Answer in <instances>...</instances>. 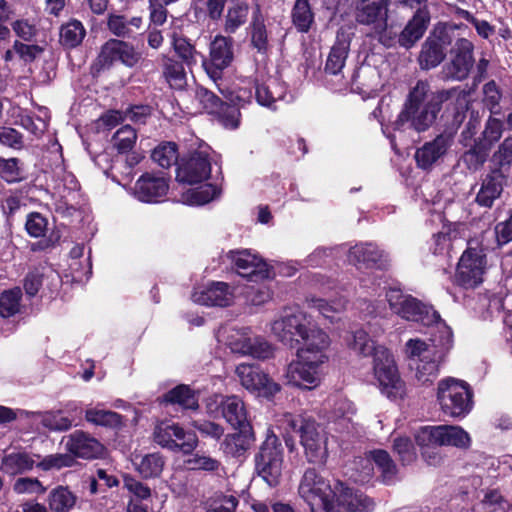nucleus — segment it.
I'll use <instances>...</instances> for the list:
<instances>
[{"mask_svg":"<svg viewBox=\"0 0 512 512\" xmlns=\"http://www.w3.org/2000/svg\"><path fill=\"white\" fill-rule=\"evenodd\" d=\"M20 414L26 416L33 415L39 417L42 425L52 431H66L73 426V421L70 418L63 416L60 412L35 413L20 411Z\"/></svg>","mask_w":512,"mask_h":512,"instance_id":"nucleus-43","label":"nucleus"},{"mask_svg":"<svg viewBox=\"0 0 512 512\" xmlns=\"http://www.w3.org/2000/svg\"><path fill=\"white\" fill-rule=\"evenodd\" d=\"M35 464L43 471L59 470L71 467L74 464V458L68 453H56L43 457Z\"/></svg>","mask_w":512,"mask_h":512,"instance_id":"nucleus-53","label":"nucleus"},{"mask_svg":"<svg viewBox=\"0 0 512 512\" xmlns=\"http://www.w3.org/2000/svg\"><path fill=\"white\" fill-rule=\"evenodd\" d=\"M21 296L20 288L3 292L0 296V315L2 317H10L18 313L20 310Z\"/></svg>","mask_w":512,"mask_h":512,"instance_id":"nucleus-51","label":"nucleus"},{"mask_svg":"<svg viewBox=\"0 0 512 512\" xmlns=\"http://www.w3.org/2000/svg\"><path fill=\"white\" fill-rule=\"evenodd\" d=\"M220 192V189L213 184L191 187L182 192L180 202L186 205L200 206L217 198Z\"/></svg>","mask_w":512,"mask_h":512,"instance_id":"nucleus-33","label":"nucleus"},{"mask_svg":"<svg viewBox=\"0 0 512 512\" xmlns=\"http://www.w3.org/2000/svg\"><path fill=\"white\" fill-rule=\"evenodd\" d=\"M220 92L234 93L237 87L233 80L232 66H201Z\"/></svg>","mask_w":512,"mask_h":512,"instance_id":"nucleus-37","label":"nucleus"},{"mask_svg":"<svg viewBox=\"0 0 512 512\" xmlns=\"http://www.w3.org/2000/svg\"><path fill=\"white\" fill-rule=\"evenodd\" d=\"M173 46L177 55L186 64H196L199 61L204 63L203 56L185 38L175 37L173 39Z\"/></svg>","mask_w":512,"mask_h":512,"instance_id":"nucleus-55","label":"nucleus"},{"mask_svg":"<svg viewBox=\"0 0 512 512\" xmlns=\"http://www.w3.org/2000/svg\"><path fill=\"white\" fill-rule=\"evenodd\" d=\"M503 190V175L494 170L486 175L476 196V202L483 207H491Z\"/></svg>","mask_w":512,"mask_h":512,"instance_id":"nucleus-29","label":"nucleus"},{"mask_svg":"<svg viewBox=\"0 0 512 512\" xmlns=\"http://www.w3.org/2000/svg\"><path fill=\"white\" fill-rule=\"evenodd\" d=\"M344 66H324L321 69V66L318 67V72L320 73L324 83L330 86L331 89L340 90L348 84V81L345 80L342 68Z\"/></svg>","mask_w":512,"mask_h":512,"instance_id":"nucleus-56","label":"nucleus"},{"mask_svg":"<svg viewBox=\"0 0 512 512\" xmlns=\"http://www.w3.org/2000/svg\"><path fill=\"white\" fill-rule=\"evenodd\" d=\"M76 495L67 486H57L48 496V505L52 512H69L76 504Z\"/></svg>","mask_w":512,"mask_h":512,"instance_id":"nucleus-38","label":"nucleus"},{"mask_svg":"<svg viewBox=\"0 0 512 512\" xmlns=\"http://www.w3.org/2000/svg\"><path fill=\"white\" fill-rule=\"evenodd\" d=\"M503 133V122L497 118L490 117L485 125L482 133V140L479 142L485 145L488 149L497 142Z\"/></svg>","mask_w":512,"mask_h":512,"instance_id":"nucleus-59","label":"nucleus"},{"mask_svg":"<svg viewBox=\"0 0 512 512\" xmlns=\"http://www.w3.org/2000/svg\"><path fill=\"white\" fill-rule=\"evenodd\" d=\"M221 413L234 428H252L244 402L238 396L221 399Z\"/></svg>","mask_w":512,"mask_h":512,"instance_id":"nucleus-27","label":"nucleus"},{"mask_svg":"<svg viewBox=\"0 0 512 512\" xmlns=\"http://www.w3.org/2000/svg\"><path fill=\"white\" fill-rule=\"evenodd\" d=\"M169 189L167 180L162 176L143 175L135 185V195L142 202H157Z\"/></svg>","mask_w":512,"mask_h":512,"instance_id":"nucleus-24","label":"nucleus"},{"mask_svg":"<svg viewBox=\"0 0 512 512\" xmlns=\"http://www.w3.org/2000/svg\"><path fill=\"white\" fill-rule=\"evenodd\" d=\"M286 87L276 78H269L266 82L256 86V101L259 105L276 110V103L282 100Z\"/></svg>","mask_w":512,"mask_h":512,"instance_id":"nucleus-30","label":"nucleus"},{"mask_svg":"<svg viewBox=\"0 0 512 512\" xmlns=\"http://www.w3.org/2000/svg\"><path fill=\"white\" fill-rule=\"evenodd\" d=\"M0 177L8 183H15L23 179V172L18 164V159L0 158Z\"/></svg>","mask_w":512,"mask_h":512,"instance_id":"nucleus-60","label":"nucleus"},{"mask_svg":"<svg viewBox=\"0 0 512 512\" xmlns=\"http://www.w3.org/2000/svg\"><path fill=\"white\" fill-rule=\"evenodd\" d=\"M270 332L285 345L302 342L297 349V359L286 367L284 377L287 384L308 390L318 387L322 380L321 367L328 361V334L298 308H285L271 321Z\"/></svg>","mask_w":512,"mask_h":512,"instance_id":"nucleus-1","label":"nucleus"},{"mask_svg":"<svg viewBox=\"0 0 512 512\" xmlns=\"http://www.w3.org/2000/svg\"><path fill=\"white\" fill-rule=\"evenodd\" d=\"M393 450L402 464H410L416 459V449L409 437L399 436L393 440Z\"/></svg>","mask_w":512,"mask_h":512,"instance_id":"nucleus-58","label":"nucleus"},{"mask_svg":"<svg viewBox=\"0 0 512 512\" xmlns=\"http://www.w3.org/2000/svg\"><path fill=\"white\" fill-rule=\"evenodd\" d=\"M195 101L201 109L209 114H220L225 107V103L205 88H198L196 90Z\"/></svg>","mask_w":512,"mask_h":512,"instance_id":"nucleus-47","label":"nucleus"},{"mask_svg":"<svg viewBox=\"0 0 512 512\" xmlns=\"http://www.w3.org/2000/svg\"><path fill=\"white\" fill-rule=\"evenodd\" d=\"M447 95L448 93L442 92L425 105L405 106L394 122L395 129H404L405 125L409 124L410 127L418 132L427 130L436 119V115L440 110V103L447 98Z\"/></svg>","mask_w":512,"mask_h":512,"instance_id":"nucleus-13","label":"nucleus"},{"mask_svg":"<svg viewBox=\"0 0 512 512\" xmlns=\"http://www.w3.org/2000/svg\"><path fill=\"white\" fill-rule=\"evenodd\" d=\"M86 35L83 24L78 20H71L60 28V43L68 48L80 45Z\"/></svg>","mask_w":512,"mask_h":512,"instance_id":"nucleus-42","label":"nucleus"},{"mask_svg":"<svg viewBox=\"0 0 512 512\" xmlns=\"http://www.w3.org/2000/svg\"><path fill=\"white\" fill-rule=\"evenodd\" d=\"M255 461L259 475L270 486H275L282 474L283 449L278 437L272 431L267 432Z\"/></svg>","mask_w":512,"mask_h":512,"instance_id":"nucleus-10","label":"nucleus"},{"mask_svg":"<svg viewBox=\"0 0 512 512\" xmlns=\"http://www.w3.org/2000/svg\"><path fill=\"white\" fill-rule=\"evenodd\" d=\"M34 465L35 460L27 452L14 451L4 455L0 469L8 475H17L31 470Z\"/></svg>","mask_w":512,"mask_h":512,"instance_id":"nucleus-32","label":"nucleus"},{"mask_svg":"<svg viewBox=\"0 0 512 512\" xmlns=\"http://www.w3.org/2000/svg\"><path fill=\"white\" fill-rule=\"evenodd\" d=\"M136 140V130L130 125H124L114 133L111 141L119 153H127L134 147Z\"/></svg>","mask_w":512,"mask_h":512,"instance_id":"nucleus-45","label":"nucleus"},{"mask_svg":"<svg viewBox=\"0 0 512 512\" xmlns=\"http://www.w3.org/2000/svg\"><path fill=\"white\" fill-rule=\"evenodd\" d=\"M232 353L251 356L255 359H269L274 354L273 346L262 336L255 334L249 327H226L218 333Z\"/></svg>","mask_w":512,"mask_h":512,"instance_id":"nucleus-3","label":"nucleus"},{"mask_svg":"<svg viewBox=\"0 0 512 512\" xmlns=\"http://www.w3.org/2000/svg\"><path fill=\"white\" fill-rule=\"evenodd\" d=\"M335 501L337 509L343 507L351 512H371L374 509L372 499L362 492L345 486L342 483L336 485Z\"/></svg>","mask_w":512,"mask_h":512,"instance_id":"nucleus-22","label":"nucleus"},{"mask_svg":"<svg viewBox=\"0 0 512 512\" xmlns=\"http://www.w3.org/2000/svg\"><path fill=\"white\" fill-rule=\"evenodd\" d=\"M48 186L55 211L65 217L72 216L78 208L80 198L79 184L75 176L67 172L64 166L58 165L53 170Z\"/></svg>","mask_w":512,"mask_h":512,"instance_id":"nucleus-7","label":"nucleus"},{"mask_svg":"<svg viewBox=\"0 0 512 512\" xmlns=\"http://www.w3.org/2000/svg\"><path fill=\"white\" fill-rule=\"evenodd\" d=\"M227 258L234 264L238 274L242 277L253 278L255 282L271 277L272 271L269 265L251 250L230 251Z\"/></svg>","mask_w":512,"mask_h":512,"instance_id":"nucleus-18","label":"nucleus"},{"mask_svg":"<svg viewBox=\"0 0 512 512\" xmlns=\"http://www.w3.org/2000/svg\"><path fill=\"white\" fill-rule=\"evenodd\" d=\"M164 400L171 404H178L184 409H197L198 397L187 385H178L165 394Z\"/></svg>","mask_w":512,"mask_h":512,"instance_id":"nucleus-40","label":"nucleus"},{"mask_svg":"<svg viewBox=\"0 0 512 512\" xmlns=\"http://www.w3.org/2000/svg\"><path fill=\"white\" fill-rule=\"evenodd\" d=\"M238 431L227 434L220 444L221 451L229 457L239 458L245 455L255 441L252 428H236Z\"/></svg>","mask_w":512,"mask_h":512,"instance_id":"nucleus-25","label":"nucleus"},{"mask_svg":"<svg viewBox=\"0 0 512 512\" xmlns=\"http://www.w3.org/2000/svg\"><path fill=\"white\" fill-rule=\"evenodd\" d=\"M430 20V11L427 6L418 8L399 35L400 45L405 48L412 47L423 37Z\"/></svg>","mask_w":512,"mask_h":512,"instance_id":"nucleus-23","label":"nucleus"},{"mask_svg":"<svg viewBox=\"0 0 512 512\" xmlns=\"http://www.w3.org/2000/svg\"><path fill=\"white\" fill-rule=\"evenodd\" d=\"M252 32H251V42L252 45L257 49V51L261 54H266L268 51V36L267 30L264 24L263 16L261 15L260 8L256 7L253 12L252 18Z\"/></svg>","mask_w":512,"mask_h":512,"instance_id":"nucleus-41","label":"nucleus"},{"mask_svg":"<svg viewBox=\"0 0 512 512\" xmlns=\"http://www.w3.org/2000/svg\"><path fill=\"white\" fill-rule=\"evenodd\" d=\"M287 426L299 433L301 445L309 462L324 464L328 457L327 434L324 429L310 418L286 414Z\"/></svg>","mask_w":512,"mask_h":512,"instance_id":"nucleus-2","label":"nucleus"},{"mask_svg":"<svg viewBox=\"0 0 512 512\" xmlns=\"http://www.w3.org/2000/svg\"><path fill=\"white\" fill-rule=\"evenodd\" d=\"M386 298L391 310L407 321L418 322L431 328L435 327L437 322H443L432 307L404 294L400 289L390 288L386 292Z\"/></svg>","mask_w":512,"mask_h":512,"instance_id":"nucleus-8","label":"nucleus"},{"mask_svg":"<svg viewBox=\"0 0 512 512\" xmlns=\"http://www.w3.org/2000/svg\"><path fill=\"white\" fill-rule=\"evenodd\" d=\"M346 300H333L331 302L326 301L321 298H312L310 300L311 307L315 308L322 314L325 318L330 319L331 321L335 320L333 314L340 313L346 308Z\"/></svg>","mask_w":512,"mask_h":512,"instance_id":"nucleus-54","label":"nucleus"},{"mask_svg":"<svg viewBox=\"0 0 512 512\" xmlns=\"http://www.w3.org/2000/svg\"><path fill=\"white\" fill-rule=\"evenodd\" d=\"M242 294L248 304L260 306L272 299V291L266 284L247 285Z\"/></svg>","mask_w":512,"mask_h":512,"instance_id":"nucleus-52","label":"nucleus"},{"mask_svg":"<svg viewBox=\"0 0 512 512\" xmlns=\"http://www.w3.org/2000/svg\"><path fill=\"white\" fill-rule=\"evenodd\" d=\"M191 298L200 305L226 307L233 303L235 290L225 282H211L196 288Z\"/></svg>","mask_w":512,"mask_h":512,"instance_id":"nucleus-20","label":"nucleus"},{"mask_svg":"<svg viewBox=\"0 0 512 512\" xmlns=\"http://www.w3.org/2000/svg\"><path fill=\"white\" fill-rule=\"evenodd\" d=\"M430 343L414 338L405 344V352L410 359L423 361L435 356V352L447 353L452 347L453 334L445 322H437L431 328Z\"/></svg>","mask_w":512,"mask_h":512,"instance_id":"nucleus-9","label":"nucleus"},{"mask_svg":"<svg viewBox=\"0 0 512 512\" xmlns=\"http://www.w3.org/2000/svg\"><path fill=\"white\" fill-rule=\"evenodd\" d=\"M416 442L421 447L430 446H454L467 448L470 445V437L459 426L439 425L422 428L416 434Z\"/></svg>","mask_w":512,"mask_h":512,"instance_id":"nucleus-12","label":"nucleus"},{"mask_svg":"<svg viewBox=\"0 0 512 512\" xmlns=\"http://www.w3.org/2000/svg\"><path fill=\"white\" fill-rule=\"evenodd\" d=\"M445 58V48L432 40H425L419 56L420 64H441Z\"/></svg>","mask_w":512,"mask_h":512,"instance_id":"nucleus-57","label":"nucleus"},{"mask_svg":"<svg viewBox=\"0 0 512 512\" xmlns=\"http://www.w3.org/2000/svg\"><path fill=\"white\" fill-rule=\"evenodd\" d=\"M449 145V138L444 135H440L433 141L426 143L416 151L415 158L418 166L423 169L431 167L446 153Z\"/></svg>","mask_w":512,"mask_h":512,"instance_id":"nucleus-28","label":"nucleus"},{"mask_svg":"<svg viewBox=\"0 0 512 512\" xmlns=\"http://www.w3.org/2000/svg\"><path fill=\"white\" fill-rule=\"evenodd\" d=\"M388 0H359L356 18L362 24H372L385 16Z\"/></svg>","mask_w":512,"mask_h":512,"instance_id":"nucleus-35","label":"nucleus"},{"mask_svg":"<svg viewBox=\"0 0 512 512\" xmlns=\"http://www.w3.org/2000/svg\"><path fill=\"white\" fill-rule=\"evenodd\" d=\"M355 412L354 404L346 398H341L334 403L332 415L335 421L351 423Z\"/></svg>","mask_w":512,"mask_h":512,"instance_id":"nucleus-63","label":"nucleus"},{"mask_svg":"<svg viewBox=\"0 0 512 512\" xmlns=\"http://www.w3.org/2000/svg\"><path fill=\"white\" fill-rule=\"evenodd\" d=\"M151 157L159 166L168 168L177 161V146L172 142L162 143L153 150Z\"/></svg>","mask_w":512,"mask_h":512,"instance_id":"nucleus-50","label":"nucleus"},{"mask_svg":"<svg viewBox=\"0 0 512 512\" xmlns=\"http://www.w3.org/2000/svg\"><path fill=\"white\" fill-rule=\"evenodd\" d=\"M373 375L383 395L392 400L403 399L407 389L401 379L393 354L386 348L376 350L373 359Z\"/></svg>","mask_w":512,"mask_h":512,"instance_id":"nucleus-5","label":"nucleus"},{"mask_svg":"<svg viewBox=\"0 0 512 512\" xmlns=\"http://www.w3.org/2000/svg\"><path fill=\"white\" fill-rule=\"evenodd\" d=\"M13 490L17 494H44L46 487L37 478L21 477L15 481Z\"/></svg>","mask_w":512,"mask_h":512,"instance_id":"nucleus-62","label":"nucleus"},{"mask_svg":"<svg viewBox=\"0 0 512 512\" xmlns=\"http://www.w3.org/2000/svg\"><path fill=\"white\" fill-rule=\"evenodd\" d=\"M132 463L135 470L145 479L160 476L165 466V460L159 453L135 455Z\"/></svg>","mask_w":512,"mask_h":512,"instance_id":"nucleus-31","label":"nucleus"},{"mask_svg":"<svg viewBox=\"0 0 512 512\" xmlns=\"http://www.w3.org/2000/svg\"><path fill=\"white\" fill-rule=\"evenodd\" d=\"M236 374L242 386L258 396L271 399L281 390V386L256 365L239 364Z\"/></svg>","mask_w":512,"mask_h":512,"instance_id":"nucleus-15","label":"nucleus"},{"mask_svg":"<svg viewBox=\"0 0 512 512\" xmlns=\"http://www.w3.org/2000/svg\"><path fill=\"white\" fill-rule=\"evenodd\" d=\"M233 56L232 40L222 35L216 36L210 44L212 64H229Z\"/></svg>","mask_w":512,"mask_h":512,"instance_id":"nucleus-39","label":"nucleus"},{"mask_svg":"<svg viewBox=\"0 0 512 512\" xmlns=\"http://www.w3.org/2000/svg\"><path fill=\"white\" fill-rule=\"evenodd\" d=\"M85 420L90 424L109 428H117L122 425V416L104 409L102 404L86 407Z\"/></svg>","mask_w":512,"mask_h":512,"instance_id":"nucleus-34","label":"nucleus"},{"mask_svg":"<svg viewBox=\"0 0 512 512\" xmlns=\"http://www.w3.org/2000/svg\"><path fill=\"white\" fill-rule=\"evenodd\" d=\"M293 23L300 32H307L313 22L308 0H297L292 13Z\"/></svg>","mask_w":512,"mask_h":512,"instance_id":"nucleus-48","label":"nucleus"},{"mask_svg":"<svg viewBox=\"0 0 512 512\" xmlns=\"http://www.w3.org/2000/svg\"><path fill=\"white\" fill-rule=\"evenodd\" d=\"M134 54L128 43L111 39L102 46L99 61L102 64H129L134 60Z\"/></svg>","mask_w":512,"mask_h":512,"instance_id":"nucleus-26","label":"nucleus"},{"mask_svg":"<svg viewBox=\"0 0 512 512\" xmlns=\"http://www.w3.org/2000/svg\"><path fill=\"white\" fill-rule=\"evenodd\" d=\"M349 263L362 268H384L387 263V255L376 244L367 242L359 243L349 249Z\"/></svg>","mask_w":512,"mask_h":512,"instance_id":"nucleus-21","label":"nucleus"},{"mask_svg":"<svg viewBox=\"0 0 512 512\" xmlns=\"http://www.w3.org/2000/svg\"><path fill=\"white\" fill-rule=\"evenodd\" d=\"M350 347L362 356L367 357L372 355L374 357L376 350L383 346L376 345L375 341L369 337L368 333L360 329L353 334V342L350 343Z\"/></svg>","mask_w":512,"mask_h":512,"instance_id":"nucleus-49","label":"nucleus"},{"mask_svg":"<svg viewBox=\"0 0 512 512\" xmlns=\"http://www.w3.org/2000/svg\"><path fill=\"white\" fill-rule=\"evenodd\" d=\"M488 151L489 149L485 145L478 143L464 154L463 160L469 169L477 170L486 161Z\"/></svg>","mask_w":512,"mask_h":512,"instance_id":"nucleus-64","label":"nucleus"},{"mask_svg":"<svg viewBox=\"0 0 512 512\" xmlns=\"http://www.w3.org/2000/svg\"><path fill=\"white\" fill-rule=\"evenodd\" d=\"M486 257L481 248L468 247L459 259L456 282L464 288H475L483 282Z\"/></svg>","mask_w":512,"mask_h":512,"instance_id":"nucleus-14","label":"nucleus"},{"mask_svg":"<svg viewBox=\"0 0 512 512\" xmlns=\"http://www.w3.org/2000/svg\"><path fill=\"white\" fill-rule=\"evenodd\" d=\"M211 162L207 147L192 152L177 167L176 180L182 184L195 185L209 178Z\"/></svg>","mask_w":512,"mask_h":512,"instance_id":"nucleus-17","label":"nucleus"},{"mask_svg":"<svg viewBox=\"0 0 512 512\" xmlns=\"http://www.w3.org/2000/svg\"><path fill=\"white\" fill-rule=\"evenodd\" d=\"M447 353L435 352V356L419 361L415 366V379L421 385L432 383L438 376L440 363Z\"/></svg>","mask_w":512,"mask_h":512,"instance_id":"nucleus-36","label":"nucleus"},{"mask_svg":"<svg viewBox=\"0 0 512 512\" xmlns=\"http://www.w3.org/2000/svg\"><path fill=\"white\" fill-rule=\"evenodd\" d=\"M65 449L73 458L95 459L104 454V446L89 433L76 430L62 438Z\"/></svg>","mask_w":512,"mask_h":512,"instance_id":"nucleus-19","label":"nucleus"},{"mask_svg":"<svg viewBox=\"0 0 512 512\" xmlns=\"http://www.w3.org/2000/svg\"><path fill=\"white\" fill-rule=\"evenodd\" d=\"M47 118L48 111L45 108L39 109V115L33 117L30 114L21 112L18 115V120L16 123L21 125L24 129L34 134L35 136H40L44 133L47 127Z\"/></svg>","mask_w":512,"mask_h":512,"instance_id":"nucleus-44","label":"nucleus"},{"mask_svg":"<svg viewBox=\"0 0 512 512\" xmlns=\"http://www.w3.org/2000/svg\"><path fill=\"white\" fill-rule=\"evenodd\" d=\"M248 5L244 3H237L230 6L227 10L224 29L228 33H234L240 26H242L248 16Z\"/></svg>","mask_w":512,"mask_h":512,"instance_id":"nucleus-46","label":"nucleus"},{"mask_svg":"<svg viewBox=\"0 0 512 512\" xmlns=\"http://www.w3.org/2000/svg\"><path fill=\"white\" fill-rule=\"evenodd\" d=\"M154 440L160 446L172 451L191 453L197 446L198 439L194 433L185 432L174 423L162 422L155 427Z\"/></svg>","mask_w":512,"mask_h":512,"instance_id":"nucleus-16","label":"nucleus"},{"mask_svg":"<svg viewBox=\"0 0 512 512\" xmlns=\"http://www.w3.org/2000/svg\"><path fill=\"white\" fill-rule=\"evenodd\" d=\"M298 493L311 512H337L336 487L315 469H307L300 481Z\"/></svg>","mask_w":512,"mask_h":512,"instance_id":"nucleus-4","label":"nucleus"},{"mask_svg":"<svg viewBox=\"0 0 512 512\" xmlns=\"http://www.w3.org/2000/svg\"><path fill=\"white\" fill-rule=\"evenodd\" d=\"M469 385L455 378L442 379L438 383L437 400L442 412L450 417L463 418L473 407Z\"/></svg>","mask_w":512,"mask_h":512,"instance_id":"nucleus-6","label":"nucleus"},{"mask_svg":"<svg viewBox=\"0 0 512 512\" xmlns=\"http://www.w3.org/2000/svg\"><path fill=\"white\" fill-rule=\"evenodd\" d=\"M355 469L358 472L356 481L365 482L373 475L374 466L380 473L382 481L386 484L393 483L397 478L398 469L390 454L383 449H374L365 453L355 461Z\"/></svg>","mask_w":512,"mask_h":512,"instance_id":"nucleus-11","label":"nucleus"},{"mask_svg":"<svg viewBox=\"0 0 512 512\" xmlns=\"http://www.w3.org/2000/svg\"><path fill=\"white\" fill-rule=\"evenodd\" d=\"M452 53L454 55L452 64H472L474 62L473 44L467 39L457 40Z\"/></svg>","mask_w":512,"mask_h":512,"instance_id":"nucleus-61","label":"nucleus"}]
</instances>
